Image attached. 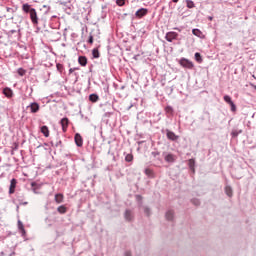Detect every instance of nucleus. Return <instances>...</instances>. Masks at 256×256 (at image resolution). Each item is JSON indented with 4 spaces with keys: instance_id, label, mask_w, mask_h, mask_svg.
I'll return each instance as SVG.
<instances>
[{
    "instance_id": "obj_27",
    "label": "nucleus",
    "mask_w": 256,
    "mask_h": 256,
    "mask_svg": "<svg viewBox=\"0 0 256 256\" xmlns=\"http://www.w3.org/2000/svg\"><path fill=\"white\" fill-rule=\"evenodd\" d=\"M116 3L119 7H123V5H125V0H116Z\"/></svg>"
},
{
    "instance_id": "obj_23",
    "label": "nucleus",
    "mask_w": 256,
    "mask_h": 256,
    "mask_svg": "<svg viewBox=\"0 0 256 256\" xmlns=\"http://www.w3.org/2000/svg\"><path fill=\"white\" fill-rule=\"evenodd\" d=\"M166 219H167L168 221H172V220H173V211H168V212L166 213Z\"/></svg>"
},
{
    "instance_id": "obj_11",
    "label": "nucleus",
    "mask_w": 256,
    "mask_h": 256,
    "mask_svg": "<svg viewBox=\"0 0 256 256\" xmlns=\"http://www.w3.org/2000/svg\"><path fill=\"white\" fill-rule=\"evenodd\" d=\"M64 196L62 193L55 194L54 200L56 203L61 204L63 203Z\"/></svg>"
},
{
    "instance_id": "obj_1",
    "label": "nucleus",
    "mask_w": 256,
    "mask_h": 256,
    "mask_svg": "<svg viewBox=\"0 0 256 256\" xmlns=\"http://www.w3.org/2000/svg\"><path fill=\"white\" fill-rule=\"evenodd\" d=\"M22 11H24V13H29L33 25H39V16H37V10H35V8L31 7L28 3H25L22 6Z\"/></svg>"
},
{
    "instance_id": "obj_15",
    "label": "nucleus",
    "mask_w": 256,
    "mask_h": 256,
    "mask_svg": "<svg viewBox=\"0 0 256 256\" xmlns=\"http://www.w3.org/2000/svg\"><path fill=\"white\" fill-rule=\"evenodd\" d=\"M192 33L193 35H195V37H199L200 39H203V37H205V35H203V32H201V30L199 29H193Z\"/></svg>"
},
{
    "instance_id": "obj_8",
    "label": "nucleus",
    "mask_w": 256,
    "mask_h": 256,
    "mask_svg": "<svg viewBox=\"0 0 256 256\" xmlns=\"http://www.w3.org/2000/svg\"><path fill=\"white\" fill-rule=\"evenodd\" d=\"M62 131L65 133L67 131V127H69V119L68 118H62L60 121Z\"/></svg>"
},
{
    "instance_id": "obj_41",
    "label": "nucleus",
    "mask_w": 256,
    "mask_h": 256,
    "mask_svg": "<svg viewBox=\"0 0 256 256\" xmlns=\"http://www.w3.org/2000/svg\"><path fill=\"white\" fill-rule=\"evenodd\" d=\"M129 161H133V155H129Z\"/></svg>"
},
{
    "instance_id": "obj_17",
    "label": "nucleus",
    "mask_w": 256,
    "mask_h": 256,
    "mask_svg": "<svg viewBox=\"0 0 256 256\" xmlns=\"http://www.w3.org/2000/svg\"><path fill=\"white\" fill-rule=\"evenodd\" d=\"M89 101H91V103H97L99 101V95L90 94L89 95Z\"/></svg>"
},
{
    "instance_id": "obj_36",
    "label": "nucleus",
    "mask_w": 256,
    "mask_h": 256,
    "mask_svg": "<svg viewBox=\"0 0 256 256\" xmlns=\"http://www.w3.org/2000/svg\"><path fill=\"white\" fill-rule=\"evenodd\" d=\"M14 33H17V30H10V31L8 32V35H13Z\"/></svg>"
},
{
    "instance_id": "obj_47",
    "label": "nucleus",
    "mask_w": 256,
    "mask_h": 256,
    "mask_svg": "<svg viewBox=\"0 0 256 256\" xmlns=\"http://www.w3.org/2000/svg\"><path fill=\"white\" fill-rule=\"evenodd\" d=\"M209 20H210V21H213V17H210Z\"/></svg>"
},
{
    "instance_id": "obj_29",
    "label": "nucleus",
    "mask_w": 256,
    "mask_h": 256,
    "mask_svg": "<svg viewBox=\"0 0 256 256\" xmlns=\"http://www.w3.org/2000/svg\"><path fill=\"white\" fill-rule=\"evenodd\" d=\"M239 133H243V131H237V130H234V131H232V136L233 137H237L238 135H239Z\"/></svg>"
},
{
    "instance_id": "obj_40",
    "label": "nucleus",
    "mask_w": 256,
    "mask_h": 256,
    "mask_svg": "<svg viewBox=\"0 0 256 256\" xmlns=\"http://www.w3.org/2000/svg\"><path fill=\"white\" fill-rule=\"evenodd\" d=\"M125 161L129 162V154L125 156Z\"/></svg>"
},
{
    "instance_id": "obj_46",
    "label": "nucleus",
    "mask_w": 256,
    "mask_h": 256,
    "mask_svg": "<svg viewBox=\"0 0 256 256\" xmlns=\"http://www.w3.org/2000/svg\"><path fill=\"white\" fill-rule=\"evenodd\" d=\"M13 255H15V252H12V253L10 254V256H13Z\"/></svg>"
},
{
    "instance_id": "obj_37",
    "label": "nucleus",
    "mask_w": 256,
    "mask_h": 256,
    "mask_svg": "<svg viewBox=\"0 0 256 256\" xmlns=\"http://www.w3.org/2000/svg\"><path fill=\"white\" fill-rule=\"evenodd\" d=\"M128 215H129V210H126V211H125V218H126V219H129V216H128Z\"/></svg>"
},
{
    "instance_id": "obj_2",
    "label": "nucleus",
    "mask_w": 256,
    "mask_h": 256,
    "mask_svg": "<svg viewBox=\"0 0 256 256\" xmlns=\"http://www.w3.org/2000/svg\"><path fill=\"white\" fill-rule=\"evenodd\" d=\"M27 109H30V113H38L40 106L37 102H32L30 105L27 106Z\"/></svg>"
},
{
    "instance_id": "obj_34",
    "label": "nucleus",
    "mask_w": 256,
    "mask_h": 256,
    "mask_svg": "<svg viewBox=\"0 0 256 256\" xmlns=\"http://www.w3.org/2000/svg\"><path fill=\"white\" fill-rule=\"evenodd\" d=\"M127 51H129V48H125L123 51H122V55H127Z\"/></svg>"
},
{
    "instance_id": "obj_19",
    "label": "nucleus",
    "mask_w": 256,
    "mask_h": 256,
    "mask_svg": "<svg viewBox=\"0 0 256 256\" xmlns=\"http://www.w3.org/2000/svg\"><path fill=\"white\" fill-rule=\"evenodd\" d=\"M41 133L44 135V137H49V128L47 126H42Z\"/></svg>"
},
{
    "instance_id": "obj_24",
    "label": "nucleus",
    "mask_w": 256,
    "mask_h": 256,
    "mask_svg": "<svg viewBox=\"0 0 256 256\" xmlns=\"http://www.w3.org/2000/svg\"><path fill=\"white\" fill-rule=\"evenodd\" d=\"M195 59L197 63H201L203 61V59L201 58V54L199 52L195 53Z\"/></svg>"
},
{
    "instance_id": "obj_32",
    "label": "nucleus",
    "mask_w": 256,
    "mask_h": 256,
    "mask_svg": "<svg viewBox=\"0 0 256 256\" xmlns=\"http://www.w3.org/2000/svg\"><path fill=\"white\" fill-rule=\"evenodd\" d=\"M31 186L33 187V191H34V193H37L35 190L37 189L36 187H37V183H35V182H32L31 183Z\"/></svg>"
},
{
    "instance_id": "obj_20",
    "label": "nucleus",
    "mask_w": 256,
    "mask_h": 256,
    "mask_svg": "<svg viewBox=\"0 0 256 256\" xmlns=\"http://www.w3.org/2000/svg\"><path fill=\"white\" fill-rule=\"evenodd\" d=\"M188 165L193 173H195V159H190Z\"/></svg>"
},
{
    "instance_id": "obj_26",
    "label": "nucleus",
    "mask_w": 256,
    "mask_h": 256,
    "mask_svg": "<svg viewBox=\"0 0 256 256\" xmlns=\"http://www.w3.org/2000/svg\"><path fill=\"white\" fill-rule=\"evenodd\" d=\"M187 7L188 9H193V7H195V3L191 0H187Z\"/></svg>"
},
{
    "instance_id": "obj_14",
    "label": "nucleus",
    "mask_w": 256,
    "mask_h": 256,
    "mask_svg": "<svg viewBox=\"0 0 256 256\" xmlns=\"http://www.w3.org/2000/svg\"><path fill=\"white\" fill-rule=\"evenodd\" d=\"M78 63L79 65H81L82 67H85L87 65V57L85 56H79L78 58Z\"/></svg>"
},
{
    "instance_id": "obj_35",
    "label": "nucleus",
    "mask_w": 256,
    "mask_h": 256,
    "mask_svg": "<svg viewBox=\"0 0 256 256\" xmlns=\"http://www.w3.org/2000/svg\"><path fill=\"white\" fill-rule=\"evenodd\" d=\"M66 13L71 14V7L65 8Z\"/></svg>"
},
{
    "instance_id": "obj_22",
    "label": "nucleus",
    "mask_w": 256,
    "mask_h": 256,
    "mask_svg": "<svg viewBox=\"0 0 256 256\" xmlns=\"http://www.w3.org/2000/svg\"><path fill=\"white\" fill-rule=\"evenodd\" d=\"M92 55H93L94 59H99V50L97 48H94L92 50Z\"/></svg>"
},
{
    "instance_id": "obj_9",
    "label": "nucleus",
    "mask_w": 256,
    "mask_h": 256,
    "mask_svg": "<svg viewBox=\"0 0 256 256\" xmlns=\"http://www.w3.org/2000/svg\"><path fill=\"white\" fill-rule=\"evenodd\" d=\"M15 187H17V180L15 178H13L10 181V188H9L10 195H13V193H15Z\"/></svg>"
},
{
    "instance_id": "obj_42",
    "label": "nucleus",
    "mask_w": 256,
    "mask_h": 256,
    "mask_svg": "<svg viewBox=\"0 0 256 256\" xmlns=\"http://www.w3.org/2000/svg\"><path fill=\"white\" fill-rule=\"evenodd\" d=\"M193 203L197 205L199 203V200H194Z\"/></svg>"
},
{
    "instance_id": "obj_7",
    "label": "nucleus",
    "mask_w": 256,
    "mask_h": 256,
    "mask_svg": "<svg viewBox=\"0 0 256 256\" xmlns=\"http://www.w3.org/2000/svg\"><path fill=\"white\" fill-rule=\"evenodd\" d=\"M18 230L21 234V237H26L27 232L25 231V226L23 225V222H21V220H18Z\"/></svg>"
},
{
    "instance_id": "obj_12",
    "label": "nucleus",
    "mask_w": 256,
    "mask_h": 256,
    "mask_svg": "<svg viewBox=\"0 0 256 256\" xmlns=\"http://www.w3.org/2000/svg\"><path fill=\"white\" fill-rule=\"evenodd\" d=\"M167 138L170 139V141H177L179 137L175 135L173 132L167 130Z\"/></svg>"
},
{
    "instance_id": "obj_31",
    "label": "nucleus",
    "mask_w": 256,
    "mask_h": 256,
    "mask_svg": "<svg viewBox=\"0 0 256 256\" xmlns=\"http://www.w3.org/2000/svg\"><path fill=\"white\" fill-rule=\"evenodd\" d=\"M88 43L89 45H93V35H89V38H88Z\"/></svg>"
},
{
    "instance_id": "obj_43",
    "label": "nucleus",
    "mask_w": 256,
    "mask_h": 256,
    "mask_svg": "<svg viewBox=\"0 0 256 256\" xmlns=\"http://www.w3.org/2000/svg\"><path fill=\"white\" fill-rule=\"evenodd\" d=\"M173 3H179V0H172Z\"/></svg>"
},
{
    "instance_id": "obj_16",
    "label": "nucleus",
    "mask_w": 256,
    "mask_h": 256,
    "mask_svg": "<svg viewBox=\"0 0 256 256\" xmlns=\"http://www.w3.org/2000/svg\"><path fill=\"white\" fill-rule=\"evenodd\" d=\"M145 175H147V177H150V179L155 178V172H153V170H151V168L145 169Z\"/></svg>"
},
{
    "instance_id": "obj_48",
    "label": "nucleus",
    "mask_w": 256,
    "mask_h": 256,
    "mask_svg": "<svg viewBox=\"0 0 256 256\" xmlns=\"http://www.w3.org/2000/svg\"><path fill=\"white\" fill-rule=\"evenodd\" d=\"M254 89L256 90V85L254 86Z\"/></svg>"
},
{
    "instance_id": "obj_3",
    "label": "nucleus",
    "mask_w": 256,
    "mask_h": 256,
    "mask_svg": "<svg viewBox=\"0 0 256 256\" xmlns=\"http://www.w3.org/2000/svg\"><path fill=\"white\" fill-rule=\"evenodd\" d=\"M180 65L182 67H185L186 69H193V67H194L193 62H191V61H189V60H187L185 58H182L180 60Z\"/></svg>"
},
{
    "instance_id": "obj_45",
    "label": "nucleus",
    "mask_w": 256,
    "mask_h": 256,
    "mask_svg": "<svg viewBox=\"0 0 256 256\" xmlns=\"http://www.w3.org/2000/svg\"><path fill=\"white\" fill-rule=\"evenodd\" d=\"M44 8H45V9H48V10L50 9V7H47L46 5H44Z\"/></svg>"
},
{
    "instance_id": "obj_25",
    "label": "nucleus",
    "mask_w": 256,
    "mask_h": 256,
    "mask_svg": "<svg viewBox=\"0 0 256 256\" xmlns=\"http://www.w3.org/2000/svg\"><path fill=\"white\" fill-rule=\"evenodd\" d=\"M224 101L228 103V105H231L233 103V100H231L229 95L224 96Z\"/></svg>"
},
{
    "instance_id": "obj_4",
    "label": "nucleus",
    "mask_w": 256,
    "mask_h": 256,
    "mask_svg": "<svg viewBox=\"0 0 256 256\" xmlns=\"http://www.w3.org/2000/svg\"><path fill=\"white\" fill-rule=\"evenodd\" d=\"M177 37H179V34H177V32H168L165 38L166 41L172 43L173 41H175V39H177Z\"/></svg>"
},
{
    "instance_id": "obj_21",
    "label": "nucleus",
    "mask_w": 256,
    "mask_h": 256,
    "mask_svg": "<svg viewBox=\"0 0 256 256\" xmlns=\"http://www.w3.org/2000/svg\"><path fill=\"white\" fill-rule=\"evenodd\" d=\"M225 193L228 197H233V189L230 186L225 187Z\"/></svg>"
},
{
    "instance_id": "obj_13",
    "label": "nucleus",
    "mask_w": 256,
    "mask_h": 256,
    "mask_svg": "<svg viewBox=\"0 0 256 256\" xmlns=\"http://www.w3.org/2000/svg\"><path fill=\"white\" fill-rule=\"evenodd\" d=\"M165 161L167 163H174L175 161V155L173 154H166L165 157H164Z\"/></svg>"
},
{
    "instance_id": "obj_5",
    "label": "nucleus",
    "mask_w": 256,
    "mask_h": 256,
    "mask_svg": "<svg viewBox=\"0 0 256 256\" xmlns=\"http://www.w3.org/2000/svg\"><path fill=\"white\" fill-rule=\"evenodd\" d=\"M147 13H149V10H147V8H141L138 11H136L135 16L138 19H141L142 17H145V15H147Z\"/></svg>"
},
{
    "instance_id": "obj_44",
    "label": "nucleus",
    "mask_w": 256,
    "mask_h": 256,
    "mask_svg": "<svg viewBox=\"0 0 256 256\" xmlns=\"http://www.w3.org/2000/svg\"><path fill=\"white\" fill-rule=\"evenodd\" d=\"M61 5H67V3L66 2H61Z\"/></svg>"
},
{
    "instance_id": "obj_30",
    "label": "nucleus",
    "mask_w": 256,
    "mask_h": 256,
    "mask_svg": "<svg viewBox=\"0 0 256 256\" xmlns=\"http://www.w3.org/2000/svg\"><path fill=\"white\" fill-rule=\"evenodd\" d=\"M230 107H231V111H233V112L237 111V106H235V103L232 102L230 104Z\"/></svg>"
},
{
    "instance_id": "obj_33",
    "label": "nucleus",
    "mask_w": 256,
    "mask_h": 256,
    "mask_svg": "<svg viewBox=\"0 0 256 256\" xmlns=\"http://www.w3.org/2000/svg\"><path fill=\"white\" fill-rule=\"evenodd\" d=\"M166 112H167V113H173V108L170 107V106H167V107H166Z\"/></svg>"
},
{
    "instance_id": "obj_10",
    "label": "nucleus",
    "mask_w": 256,
    "mask_h": 256,
    "mask_svg": "<svg viewBox=\"0 0 256 256\" xmlns=\"http://www.w3.org/2000/svg\"><path fill=\"white\" fill-rule=\"evenodd\" d=\"M3 95H5V97L8 99H11V97H13V90L9 87H6L3 89Z\"/></svg>"
},
{
    "instance_id": "obj_38",
    "label": "nucleus",
    "mask_w": 256,
    "mask_h": 256,
    "mask_svg": "<svg viewBox=\"0 0 256 256\" xmlns=\"http://www.w3.org/2000/svg\"><path fill=\"white\" fill-rule=\"evenodd\" d=\"M73 71H77V68H70L69 73H73Z\"/></svg>"
},
{
    "instance_id": "obj_28",
    "label": "nucleus",
    "mask_w": 256,
    "mask_h": 256,
    "mask_svg": "<svg viewBox=\"0 0 256 256\" xmlns=\"http://www.w3.org/2000/svg\"><path fill=\"white\" fill-rule=\"evenodd\" d=\"M18 75H20V77H23V75H25V70L23 68H19Z\"/></svg>"
},
{
    "instance_id": "obj_39",
    "label": "nucleus",
    "mask_w": 256,
    "mask_h": 256,
    "mask_svg": "<svg viewBox=\"0 0 256 256\" xmlns=\"http://www.w3.org/2000/svg\"><path fill=\"white\" fill-rule=\"evenodd\" d=\"M144 211H145L146 215H149V208H145Z\"/></svg>"
},
{
    "instance_id": "obj_18",
    "label": "nucleus",
    "mask_w": 256,
    "mask_h": 256,
    "mask_svg": "<svg viewBox=\"0 0 256 256\" xmlns=\"http://www.w3.org/2000/svg\"><path fill=\"white\" fill-rule=\"evenodd\" d=\"M57 211L60 213V215H65V213H67V206L61 205L57 208Z\"/></svg>"
},
{
    "instance_id": "obj_6",
    "label": "nucleus",
    "mask_w": 256,
    "mask_h": 256,
    "mask_svg": "<svg viewBox=\"0 0 256 256\" xmlns=\"http://www.w3.org/2000/svg\"><path fill=\"white\" fill-rule=\"evenodd\" d=\"M74 141L77 147H83V137H81V134L76 133L74 137Z\"/></svg>"
}]
</instances>
